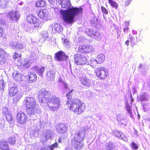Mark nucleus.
Instances as JSON below:
<instances>
[{"label": "nucleus", "instance_id": "11", "mask_svg": "<svg viewBox=\"0 0 150 150\" xmlns=\"http://www.w3.org/2000/svg\"><path fill=\"white\" fill-rule=\"evenodd\" d=\"M7 16L10 20L14 21H17L20 16L18 12L14 10L8 12Z\"/></svg>", "mask_w": 150, "mask_h": 150}, {"label": "nucleus", "instance_id": "35", "mask_svg": "<svg viewBox=\"0 0 150 150\" xmlns=\"http://www.w3.org/2000/svg\"><path fill=\"white\" fill-rule=\"evenodd\" d=\"M46 5V4L45 2L43 0L37 1L35 3V5L37 7H43L45 6Z\"/></svg>", "mask_w": 150, "mask_h": 150}, {"label": "nucleus", "instance_id": "29", "mask_svg": "<svg viewBox=\"0 0 150 150\" xmlns=\"http://www.w3.org/2000/svg\"><path fill=\"white\" fill-rule=\"evenodd\" d=\"M98 64H100L104 62L105 60V56L102 54L98 55L96 58Z\"/></svg>", "mask_w": 150, "mask_h": 150}, {"label": "nucleus", "instance_id": "53", "mask_svg": "<svg viewBox=\"0 0 150 150\" xmlns=\"http://www.w3.org/2000/svg\"><path fill=\"white\" fill-rule=\"evenodd\" d=\"M113 147V145L111 143H110L108 145L107 150H112Z\"/></svg>", "mask_w": 150, "mask_h": 150}, {"label": "nucleus", "instance_id": "18", "mask_svg": "<svg viewBox=\"0 0 150 150\" xmlns=\"http://www.w3.org/2000/svg\"><path fill=\"white\" fill-rule=\"evenodd\" d=\"M80 81L83 85L88 87L90 86L92 84L91 81L85 77H81Z\"/></svg>", "mask_w": 150, "mask_h": 150}, {"label": "nucleus", "instance_id": "6", "mask_svg": "<svg viewBox=\"0 0 150 150\" xmlns=\"http://www.w3.org/2000/svg\"><path fill=\"white\" fill-rule=\"evenodd\" d=\"M49 109L53 112L58 110L60 105V100L58 98L53 96L47 102Z\"/></svg>", "mask_w": 150, "mask_h": 150}, {"label": "nucleus", "instance_id": "8", "mask_svg": "<svg viewBox=\"0 0 150 150\" xmlns=\"http://www.w3.org/2000/svg\"><path fill=\"white\" fill-rule=\"evenodd\" d=\"M95 72L97 76L100 79H105L108 76V71L104 67H100L95 70Z\"/></svg>", "mask_w": 150, "mask_h": 150}, {"label": "nucleus", "instance_id": "20", "mask_svg": "<svg viewBox=\"0 0 150 150\" xmlns=\"http://www.w3.org/2000/svg\"><path fill=\"white\" fill-rule=\"evenodd\" d=\"M56 128L57 131L60 133H64L67 131L66 126L62 124H60L57 125Z\"/></svg>", "mask_w": 150, "mask_h": 150}, {"label": "nucleus", "instance_id": "58", "mask_svg": "<svg viewBox=\"0 0 150 150\" xmlns=\"http://www.w3.org/2000/svg\"><path fill=\"white\" fill-rule=\"evenodd\" d=\"M138 68L139 69H144V66L143 64H139Z\"/></svg>", "mask_w": 150, "mask_h": 150}, {"label": "nucleus", "instance_id": "45", "mask_svg": "<svg viewBox=\"0 0 150 150\" xmlns=\"http://www.w3.org/2000/svg\"><path fill=\"white\" fill-rule=\"evenodd\" d=\"M16 141L15 138V137H11L8 139V142L11 144H15Z\"/></svg>", "mask_w": 150, "mask_h": 150}, {"label": "nucleus", "instance_id": "64", "mask_svg": "<svg viewBox=\"0 0 150 150\" xmlns=\"http://www.w3.org/2000/svg\"><path fill=\"white\" fill-rule=\"evenodd\" d=\"M133 90L134 93H135V91H136L135 89L134 88H133Z\"/></svg>", "mask_w": 150, "mask_h": 150}, {"label": "nucleus", "instance_id": "60", "mask_svg": "<svg viewBox=\"0 0 150 150\" xmlns=\"http://www.w3.org/2000/svg\"><path fill=\"white\" fill-rule=\"evenodd\" d=\"M73 90H71V91H70L68 93H67V96H70L71 95V93H72L73 92Z\"/></svg>", "mask_w": 150, "mask_h": 150}, {"label": "nucleus", "instance_id": "19", "mask_svg": "<svg viewBox=\"0 0 150 150\" xmlns=\"http://www.w3.org/2000/svg\"><path fill=\"white\" fill-rule=\"evenodd\" d=\"M55 73L56 72L54 70L48 71L46 74L47 79L51 81H53L54 79Z\"/></svg>", "mask_w": 150, "mask_h": 150}, {"label": "nucleus", "instance_id": "33", "mask_svg": "<svg viewBox=\"0 0 150 150\" xmlns=\"http://www.w3.org/2000/svg\"><path fill=\"white\" fill-rule=\"evenodd\" d=\"M95 31L92 29H89L88 28H86V29L85 32L91 38L93 37V35Z\"/></svg>", "mask_w": 150, "mask_h": 150}, {"label": "nucleus", "instance_id": "13", "mask_svg": "<svg viewBox=\"0 0 150 150\" xmlns=\"http://www.w3.org/2000/svg\"><path fill=\"white\" fill-rule=\"evenodd\" d=\"M36 13L39 17L43 20H47L49 17L48 12L45 10L38 11Z\"/></svg>", "mask_w": 150, "mask_h": 150}, {"label": "nucleus", "instance_id": "25", "mask_svg": "<svg viewBox=\"0 0 150 150\" xmlns=\"http://www.w3.org/2000/svg\"><path fill=\"white\" fill-rule=\"evenodd\" d=\"M41 34L42 37L39 41L41 42H44L48 39V32L47 31H44L42 32Z\"/></svg>", "mask_w": 150, "mask_h": 150}, {"label": "nucleus", "instance_id": "7", "mask_svg": "<svg viewBox=\"0 0 150 150\" xmlns=\"http://www.w3.org/2000/svg\"><path fill=\"white\" fill-rule=\"evenodd\" d=\"M38 98L40 102L47 103L50 98V93L45 88L41 89L38 93Z\"/></svg>", "mask_w": 150, "mask_h": 150}, {"label": "nucleus", "instance_id": "32", "mask_svg": "<svg viewBox=\"0 0 150 150\" xmlns=\"http://www.w3.org/2000/svg\"><path fill=\"white\" fill-rule=\"evenodd\" d=\"M58 144L56 142L50 146H48L45 148H42L41 150H53L55 148L58 147Z\"/></svg>", "mask_w": 150, "mask_h": 150}, {"label": "nucleus", "instance_id": "59", "mask_svg": "<svg viewBox=\"0 0 150 150\" xmlns=\"http://www.w3.org/2000/svg\"><path fill=\"white\" fill-rule=\"evenodd\" d=\"M134 38V37L132 35H129V38L131 40V42H132L133 41Z\"/></svg>", "mask_w": 150, "mask_h": 150}, {"label": "nucleus", "instance_id": "63", "mask_svg": "<svg viewBox=\"0 0 150 150\" xmlns=\"http://www.w3.org/2000/svg\"><path fill=\"white\" fill-rule=\"evenodd\" d=\"M58 142L59 143H61V139L60 138H59V139H58Z\"/></svg>", "mask_w": 150, "mask_h": 150}, {"label": "nucleus", "instance_id": "36", "mask_svg": "<svg viewBox=\"0 0 150 150\" xmlns=\"http://www.w3.org/2000/svg\"><path fill=\"white\" fill-rule=\"evenodd\" d=\"M139 97L142 101L147 100L149 97L148 95L146 93H142L140 94Z\"/></svg>", "mask_w": 150, "mask_h": 150}, {"label": "nucleus", "instance_id": "4", "mask_svg": "<svg viewBox=\"0 0 150 150\" xmlns=\"http://www.w3.org/2000/svg\"><path fill=\"white\" fill-rule=\"evenodd\" d=\"M26 21L29 24L27 27H25L24 29L26 31L31 32L33 31V28L30 26H34L35 28H38L41 24V22L35 16L32 14H29L26 18Z\"/></svg>", "mask_w": 150, "mask_h": 150}, {"label": "nucleus", "instance_id": "34", "mask_svg": "<svg viewBox=\"0 0 150 150\" xmlns=\"http://www.w3.org/2000/svg\"><path fill=\"white\" fill-rule=\"evenodd\" d=\"M28 75L29 79L30 81H35L37 79V76L35 73L29 72Z\"/></svg>", "mask_w": 150, "mask_h": 150}, {"label": "nucleus", "instance_id": "49", "mask_svg": "<svg viewBox=\"0 0 150 150\" xmlns=\"http://www.w3.org/2000/svg\"><path fill=\"white\" fill-rule=\"evenodd\" d=\"M6 54L5 51L0 48V57H4Z\"/></svg>", "mask_w": 150, "mask_h": 150}, {"label": "nucleus", "instance_id": "57", "mask_svg": "<svg viewBox=\"0 0 150 150\" xmlns=\"http://www.w3.org/2000/svg\"><path fill=\"white\" fill-rule=\"evenodd\" d=\"M132 0H126L125 2V5L128 6L131 2Z\"/></svg>", "mask_w": 150, "mask_h": 150}, {"label": "nucleus", "instance_id": "31", "mask_svg": "<svg viewBox=\"0 0 150 150\" xmlns=\"http://www.w3.org/2000/svg\"><path fill=\"white\" fill-rule=\"evenodd\" d=\"M102 34L98 31H95L93 35V37L92 38L95 39L99 41L102 38Z\"/></svg>", "mask_w": 150, "mask_h": 150}, {"label": "nucleus", "instance_id": "55", "mask_svg": "<svg viewBox=\"0 0 150 150\" xmlns=\"http://www.w3.org/2000/svg\"><path fill=\"white\" fill-rule=\"evenodd\" d=\"M5 58L4 57H0V63L1 64H4L5 61Z\"/></svg>", "mask_w": 150, "mask_h": 150}, {"label": "nucleus", "instance_id": "48", "mask_svg": "<svg viewBox=\"0 0 150 150\" xmlns=\"http://www.w3.org/2000/svg\"><path fill=\"white\" fill-rule=\"evenodd\" d=\"M5 85V84L3 80H2L0 81V88L3 89L4 90Z\"/></svg>", "mask_w": 150, "mask_h": 150}, {"label": "nucleus", "instance_id": "39", "mask_svg": "<svg viewBox=\"0 0 150 150\" xmlns=\"http://www.w3.org/2000/svg\"><path fill=\"white\" fill-rule=\"evenodd\" d=\"M52 7L56 8L57 5V0H48Z\"/></svg>", "mask_w": 150, "mask_h": 150}, {"label": "nucleus", "instance_id": "1", "mask_svg": "<svg viewBox=\"0 0 150 150\" xmlns=\"http://www.w3.org/2000/svg\"><path fill=\"white\" fill-rule=\"evenodd\" d=\"M59 2L62 7L67 9L60 11L62 19L66 23L72 24L75 16L81 12V9L74 7L70 8L71 4L69 0H60Z\"/></svg>", "mask_w": 150, "mask_h": 150}, {"label": "nucleus", "instance_id": "50", "mask_svg": "<svg viewBox=\"0 0 150 150\" xmlns=\"http://www.w3.org/2000/svg\"><path fill=\"white\" fill-rule=\"evenodd\" d=\"M101 10L103 13L106 14L108 13V11L103 6L101 7Z\"/></svg>", "mask_w": 150, "mask_h": 150}, {"label": "nucleus", "instance_id": "43", "mask_svg": "<svg viewBox=\"0 0 150 150\" xmlns=\"http://www.w3.org/2000/svg\"><path fill=\"white\" fill-rule=\"evenodd\" d=\"M129 22L128 21H125V26L124 27V28L123 30V31L125 33H127L129 30L128 26L129 25Z\"/></svg>", "mask_w": 150, "mask_h": 150}, {"label": "nucleus", "instance_id": "38", "mask_svg": "<svg viewBox=\"0 0 150 150\" xmlns=\"http://www.w3.org/2000/svg\"><path fill=\"white\" fill-rule=\"evenodd\" d=\"M36 69L37 73L40 76H42L45 70V68L44 67H41L37 69L36 68Z\"/></svg>", "mask_w": 150, "mask_h": 150}, {"label": "nucleus", "instance_id": "3", "mask_svg": "<svg viewBox=\"0 0 150 150\" xmlns=\"http://www.w3.org/2000/svg\"><path fill=\"white\" fill-rule=\"evenodd\" d=\"M66 105H68L71 110L76 114H81L85 109V104L79 99H76L74 100H68Z\"/></svg>", "mask_w": 150, "mask_h": 150}, {"label": "nucleus", "instance_id": "61", "mask_svg": "<svg viewBox=\"0 0 150 150\" xmlns=\"http://www.w3.org/2000/svg\"><path fill=\"white\" fill-rule=\"evenodd\" d=\"M47 58L49 60L51 61L52 59V57L51 56H47Z\"/></svg>", "mask_w": 150, "mask_h": 150}, {"label": "nucleus", "instance_id": "56", "mask_svg": "<svg viewBox=\"0 0 150 150\" xmlns=\"http://www.w3.org/2000/svg\"><path fill=\"white\" fill-rule=\"evenodd\" d=\"M4 29L3 28L0 27V37L4 33Z\"/></svg>", "mask_w": 150, "mask_h": 150}, {"label": "nucleus", "instance_id": "15", "mask_svg": "<svg viewBox=\"0 0 150 150\" xmlns=\"http://www.w3.org/2000/svg\"><path fill=\"white\" fill-rule=\"evenodd\" d=\"M78 50L79 52L84 53L90 52L93 50V49L92 47L91 46L82 45L79 46Z\"/></svg>", "mask_w": 150, "mask_h": 150}, {"label": "nucleus", "instance_id": "41", "mask_svg": "<svg viewBox=\"0 0 150 150\" xmlns=\"http://www.w3.org/2000/svg\"><path fill=\"white\" fill-rule=\"evenodd\" d=\"M0 24L7 27L8 25V23L2 18H0Z\"/></svg>", "mask_w": 150, "mask_h": 150}, {"label": "nucleus", "instance_id": "22", "mask_svg": "<svg viewBox=\"0 0 150 150\" xmlns=\"http://www.w3.org/2000/svg\"><path fill=\"white\" fill-rule=\"evenodd\" d=\"M113 133L117 137L125 141H127L128 140L127 138L125 136L124 134H123L122 132L117 130H115L113 132Z\"/></svg>", "mask_w": 150, "mask_h": 150}, {"label": "nucleus", "instance_id": "12", "mask_svg": "<svg viewBox=\"0 0 150 150\" xmlns=\"http://www.w3.org/2000/svg\"><path fill=\"white\" fill-rule=\"evenodd\" d=\"M16 119L18 125H23L26 121L27 117L25 113L20 112L17 114Z\"/></svg>", "mask_w": 150, "mask_h": 150}, {"label": "nucleus", "instance_id": "46", "mask_svg": "<svg viewBox=\"0 0 150 150\" xmlns=\"http://www.w3.org/2000/svg\"><path fill=\"white\" fill-rule=\"evenodd\" d=\"M59 82L61 83L62 85H63V86L66 89H67V85L66 84V83L64 81H62V80L61 79V78L60 77L59 78Z\"/></svg>", "mask_w": 150, "mask_h": 150}, {"label": "nucleus", "instance_id": "52", "mask_svg": "<svg viewBox=\"0 0 150 150\" xmlns=\"http://www.w3.org/2000/svg\"><path fill=\"white\" fill-rule=\"evenodd\" d=\"M8 110V109L6 108H4L3 109V113L4 115H6L7 114L9 113Z\"/></svg>", "mask_w": 150, "mask_h": 150}, {"label": "nucleus", "instance_id": "28", "mask_svg": "<svg viewBox=\"0 0 150 150\" xmlns=\"http://www.w3.org/2000/svg\"><path fill=\"white\" fill-rule=\"evenodd\" d=\"M12 76L16 80L19 81L21 80L22 77L19 72H15L13 73Z\"/></svg>", "mask_w": 150, "mask_h": 150}, {"label": "nucleus", "instance_id": "47", "mask_svg": "<svg viewBox=\"0 0 150 150\" xmlns=\"http://www.w3.org/2000/svg\"><path fill=\"white\" fill-rule=\"evenodd\" d=\"M6 117L7 120L9 122L11 121L12 120V117L10 113L7 114L6 115Z\"/></svg>", "mask_w": 150, "mask_h": 150}, {"label": "nucleus", "instance_id": "10", "mask_svg": "<svg viewBox=\"0 0 150 150\" xmlns=\"http://www.w3.org/2000/svg\"><path fill=\"white\" fill-rule=\"evenodd\" d=\"M75 62L77 65H83L87 64L86 58L80 54H77L74 57Z\"/></svg>", "mask_w": 150, "mask_h": 150}, {"label": "nucleus", "instance_id": "14", "mask_svg": "<svg viewBox=\"0 0 150 150\" xmlns=\"http://www.w3.org/2000/svg\"><path fill=\"white\" fill-rule=\"evenodd\" d=\"M49 30H51L53 33L60 32L62 30V27L60 24L57 23L52 24L49 27Z\"/></svg>", "mask_w": 150, "mask_h": 150}, {"label": "nucleus", "instance_id": "62", "mask_svg": "<svg viewBox=\"0 0 150 150\" xmlns=\"http://www.w3.org/2000/svg\"><path fill=\"white\" fill-rule=\"evenodd\" d=\"M129 41L128 40H127L126 41L125 43L126 45L127 46H128L129 45Z\"/></svg>", "mask_w": 150, "mask_h": 150}, {"label": "nucleus", "instance_id": "40", "mask_svg": "<svg viewBox=\"0 0 150 150\" xmlns=\"http://www.w3.org/2000/svg\"><path fill=\"white\" fill-rule=\"evenodd\" d=\"M108 2L110 5L115 9H117L118 6V4L113 0H108Z\"/></svg>", "mask_w": 150, "mask_h": 150}, {"label": "nucleus", "instance_id": "37", "mask_svg": "<svg viewBox=\"0 0 150 150\" xmlns=\"http://www.w3.org/2000/svg\"><path fill=\"white\" fill-rule=\"evenodd\" d=\"M97 64H98V63L96 59L91 58L89 61V62L87 64H90L93 67H95Z\"/></svg>", "mask_w": 150, "mask_h": 150}, {"label": "nucleus", "instance_id": "26", "mask_svg": "<svg viewBox=\"0 0 150 150\" xmlns=\"http://www.w3.org/2000/svg\"><path fill=\"white\" fill-rule=\"evenodd\" d=\"M51 134L50 130H47L46 132L43 133L42 138L43 139L42 141H45L49 139L51 137Z\"/></svg>", "mask_w": 150, "mask_h": 150}, {"label": "nucleus", "instance_id": "30", "mask_svg": "<svg viewBox=\"0 0 150 150\" xmlns=\"http://www.w3.org/2000/svg\"><path fill=\"white\" fill-rule=\"evenodd\" d=\"M23 94V93L21 92H19L18 94L13 98V101L14 103H17L21 98Z\"/></svg>", "mask_w": 150, "mask_h": 150}, {"label": "nucleus", "instance_id": "5", "mask_svg": "<svg viewBox=\"0 0 150 150\" xmlns=\"http://www.w3.org/2000/svg\"><path fill=\"white\" fill-rule=\"evenodd\" d=\"M24 104L28 109L27 111L30 114H33L36 110V103L35 99L32 97H26L24 101Z\"/></svg>", "mask_w": 150, "mask_h": 150}, {"label": "nucleus", "instance_id": "44", "mask_svg": "<svg viewBox=\"0 0 150 150\" xmlns=\"http://www.w3.org/2000/svg\"><path fill=\"white\" fill-rule=\"evenodd\" d=\"M63 43L64 45L67 48H69V47L70 46V44L67 40L66 39H64Z\"/></svg>", "mask_w": 150, "mask_h": 150}, {"label": "nucleus", "instance_id": "2", "mask_svg": "<svg viewBox=\"0 0 150 150\" xmlns=\"http://www.w3.org/2000/svg\"><path fill=\"white\" fill-rule=\"evenodd\" d=\"M87 128L84 127L76 132L75 134L74 139L71 142L73 148L76 150H80L83 145L82 142L84 140Z\"/></svg>", "mask_w": 150, "mask_h": 150}, {"label": "nucleus", "instance_id": "54", "mask_svg": "<svg viewBox=\"0 0 150 150\" xmlns=\"http://www.w3.org/2000/svg\"><path fill=\"white\" fill-rule=\"evenodd\" d=\"M21 56V55L20 54H18L17 52L15 53L14 55L13 56V58L15 59H16L18 57H20Z\"/></svg>", "mask_w": 150, "mask_h": 150}, {"label": "nucleus", "instance_id": "24", "mask_svg": "<svg viewBox=\"0 0 150 150\" xmlns=\"http://www.w3.org/2000/svg\"><path fill=\"white\" fill-rule=\"evenodd\" d=\"M117 119L120 125H125L126 124V120L123 115H118L117 117Z\"/></svg>", "mask_w": 150, "mask_h": 150}, {"label": "nucleus", "instance_id": "23", "mask_svg": "<svg viewBox=\"0 0 150 150\" xmlns=\"http://www.w3.org/2000/svg\"><path fill=\"white\" fill-rule=\"evenodd\" d=\"M131 100L129 102L127 101L126 102V110L130 115V117H132V110L131 109V107L132 106V102L133 101V99L132 96H131Z\"/></svg>", "mask_w": 150, "mask_h": 150}, {"label": "nucleus", "instance_id": "16", "mask_svg": "<svg viewBox=\"0 0 150 150\" xmlns=\"http://www.w3.org/2000/svg\"><path fill=\"white\" fill-rule=\"evenodd\" d=\"M18 62L20 63V65L23 66L24 68H28L30 67L32 62L31 61L27 59L25 60L20 59L18 62V64H19Z\"/></svg>", "mask_w": 150, "mask_h": 150}, {"label": "nucleus", "instance_id": "51", "mask_svg": "<svg viewBox=\"0 0 150 150\" xmlns=\"http://www.w3.org/2000/svg\"><path fill=\"white\" fill-rule=\"evenodd\" d=\"M131 146L132 148L134 149H137L138 148V146L134 142L132 143Z\"/></svg>", "mask_w": 150, "mask_h": 150}, {"label": "nucleus", "instance_id": "21", "mask_svg": "<svg viewBox=\"0 0 150 150\" xmlns=\"http://www.w3.org/2000/svg\"><path fill=\"white\" fill-rule=\"evenodd\" d=\"M10 45L13 49H22L25 45L20 42H11L10 43Z\"/></svg>", "mask_w": 150, "mask_h": 150}, {"label": "nucleus", "instance_id": "42", "mask_svg": "<svg viewBox=\"0 0 150 150\" xmlns=\"http://www.w3.org/2000/svg\"><path fill=\"white\" fill-rule=\"evenodd\" d=\"M98 19L97 18L94 17L91 19L90 22L92 25L94 26L98 23Z\"/></svg>", "mask_w": 150, "mask_h": 150}, {"label": "nucleus", "instance_id": "9", "mask_svg": "<svg viewBox=\"0 0 150 150\" xmlns=\"http://www.w3.org/2000/svg\"><path fill=\"white\" fill-rule=\"evenodd\" d=\"M8 95L10 97H13L16 95L18 91L17 85L13 82L9 83Z\"/></svg>", "mask_w": 150, "mask_h": 150}, {"label": "nucleus", "instance_id": "17", "mask_svg": "<svg viewBox=\"0 0 150 150\" xmlns=\"http://www.w3.org/2000/svg\"><path fill=\"white\" fill-rule=\"evenodd\" d=\"M55 55V57L57 61L66 60L67 58L65 53L61 51L56 53Z\"/></svg>", "mask_w": 150, "mask_h": 150}, {"label": "nucleus", "instance_id": "27", "mask_svg": "<svg viewBox=\"0 0 150 150\" xmlns=\"http://www.w3.org/2000/svg\"><path fill=\"white\" fill-rule=\"evenodd\" d=\"M0 148L2 150H10L7 142L5 141L0 142Z\"/></svg>", "mask_w": 150, "mask_h": 150}]
</instances>
